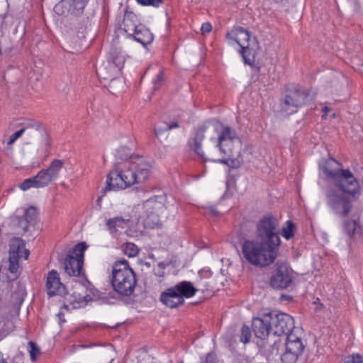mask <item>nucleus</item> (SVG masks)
I'll use <instances>...</instances> for the list:
<instances>
[{
  "instance_id": "f257e3e1",
  "label": "nucleus",
  "mask_w": 363,
  "mask_h": 363,
  "mask_svg": "<svg viewBox=\"0 0 363 363\" xmlns=\"http://www.w3.org/2000/svg\"><path fill=\"white\" fill-rule=\"evenodd\" d=\"M242 252L250 264L264 267L275 261L279 249L259 240H246L242 244Z\"/></svg>"
},
{
  "instance_id": "f03ea898",
  "label": "nucleus",
  "mask_w": 363,
  "mask_h": 363,
  "mask_svg": "<svg viewBox=\"0 0 363 363\" xmlns=\"http://www.w3.org/2000/svg\"><path fill=\"white\" fill-rule=\"evenodd\" d=\"M235 140H240L236 131L229 126H223L217 139L216 147L224 157L213 161L233 169L240 167L242 163V159L240 157V150H235L233 145Z\"/></svg>"
},
{
  "instance_id": "7ed1b4c3",
  "label": "nucleus",
  "mask_w": 363,
  "mask_h": 363,
  "mask_svg": "<svg viewBox=\"0 0 363 363\" xmlns=\"http://www.w3.org/2000/svg\"><path fill=\"white\" fill-rule=\"evenodd\" d=\"M111 283L113 290L121 296H130L134 292L137 284L136 275L127 260L114 262Z\"/></svg>"
},
{
  "instance_id": "20e7f679",
  "label": "nucleus",
  "mask_w": 363,
  "mask_h": 363,
  "mask_svg": "<svg viewBox=\"0 0 363 363\" xmlns=\"http://www.w3.org/2000/svg\"><path fill=\"white\" fill-rule=\"evenodd\" d=\"M310 100V93L307 89L298 84H289L285 87L281 99V107L283 111L292 114L297 112L298 108L307 104Z\"/></svg>"
},
{
  "instance_id": "39448f33",
  "label": "nucleus",
  "mask_w": 363,
  "mask_h": 363,
  "mask_svg": "<svg viewBox=\"0 0 363 363\" xmlns=\"http://www.w3.org/2000/svg\"><path fill=\"white\" fill-rule=\"evenodd\" d=\"M64 167V162L61 160H54L47 169H41L33 177L25 179L19 186L23 191L30 188H44L56 180L60 172Z\"/></svg>"
},
{
  "instance_id": "423d86ee",
  "label": "nucleus",
  "mask_w": 363,
  "mask_h": 363,
  "mask_svg": "<svg viewBox=\"0 0 363 363\" xmlns=\"http://www.w3.org/2000/svg\"><path fill=\"white\" fill-rule=\"evenodd\" d=\"M135 183H138V180L132 163L127 162L123 167L116 166L108 174L104 191L124 189Z\"/></svg>"
},
{
  "instance_id": "0eeeda50",
  "label": "nucleus",
  "mask_w": 363,
  "mask_h": 363,
  "mask_svg": "<svg viewBox=\"0 0 363 363\" xmlns=\"http://www.w3.org/2000/svg\"><path fill=\"white\" fill-rule=\"evenodd\" d=\"M279 220L272 215L262 217L256 226L257 240L279 249L281 240L279 234Z\"/></svg>"
},
{
  "instance_id": "6e6552de",
  "label": "nucleus",
  "mask_w": 363,
  "mask_h": 363,
  "mask_svg": "<svg viewBox=\"0 0 363 363\" xmlns=\"http://www.w3.org/2000/svg\"><path fill=\"white\" fill-rule=\"evenodd\" d=\"M87 245L82 242L77 244L72 250H69L63 262L64 271L69 277L85 278L83 270L84 252Z\"/></svg>"
},
{
  "instance_id": "1a4fd4ad",
  "label": "nucleus",
  "mask_w": 363,
  "mask_h": 363,
  "mask_svg": "<svg viewBox=\"0 0 363 363\" xmlns=\"http://www.w3.org/2000/svg\"><path fill=\"white\" fill-rule=\"evenodd\" d=\"M274 273L270 278L269 284L274 289H286L293 284L294 275L291 268L285 262L278 261Z\"/></svg>"
},
{
  "instance_id": "9d476101",
  "label": "nucleus",
  "mask_w": 363,
  "mask_h": 363,
  "mask_svg": "<svg viewBox=\"0 0 363 363\" xmlns=\"http://www.w3.org/2000/svg\"><path fill=\"white\" fill-rule=\"evenodd\" d=\"M37 216L36 208L30 206L24 211L22 216H13L11 218V228L16 234L23 235L29 230L30 226L35 225Z\"/></svg>"
},
{
  "instance_id": "9b49d317",
  "label": "nucleus",
  "mask_w": 363,
  "mask_h": 363,
  "mask_svg": "<svg viewBox=\"0 0 363 363\" xmlns=\"http://www.w3.org/2000/svg\"><path fill=\"white\" fill-rule=\"evenodd\" d=\"M272 334L274 336L289 335L293 334L292 330L295 328L294 320L292 316L284 313H269Z\"/></svg>"
},
{
  "instance_id": "f8f14e48",
  "label": "nucleus",
  "mask_w": 363,
  "mask_h": 363,
  "mask_svg": "<svg viewBox=\"0 0 363 363\" xmlns=\"http://www.w3.org/2000/svg\"><path fill=\"white\" fill-rule=\"evenodd\" d=\"M333 182L335 186L346 194L353 196L360 194L359 182L349 169L342 170Z\"/></svg>"
},
{
  "instance_id": "ddd939ff",
  "label": "nucleus",
  "mask_w": 363,
  "mask_h": 363,
  "mask_svg": "<svg viewBox=\"0 0 363 363\" xmlns=\"http://www.w3.org/2000/svg\"><path fill=\"white\" fill-rule=\"evenodd\" d=\"M45 288L50 297L57 295L64 297L67 294L65 284L61 282L60 275L55 269L48 273Z\"/></svg>"
},
{
  "instance_id": "4468645a",
  "label": "nucleus",
  "mask_w": 363,
  "mask_h": 363,
  "mask_svg": "<svg viewBox=\"0 0 363 363\" xmlns=\"http://www.w3.org/2000/svg\"><path fill=\"white\" fill-rule=\"evenodd\" d=\"M328 204L332 209L342 217L347 216L351 210L352 205L349 200L341 195H338L335 191L327 192Z\"/></svg>"
},
{
  "instance_id": "2eb2a0df",
  "label": "nucleus",
  "mask_w": 363,
  "mask_h": 363,
  "mask_svg": "<svg viewBox=\"0 0 363 363\" xmlns=\"http://www.w3.org/2000/svg\"><path fill=\"white\" fill-rule=\"evenodd\" d=\"M252 327L255 335L257 338L265 340L270 334H272L270 314L267 313L262 317L254 318Z\"/></svg>"
},
{
  "instance_id": "dca6fc26",
  "label": "nucleus",
  "mask_w": 363,
  "mask_h": 363,
  "mask_svg": "<svg viewBox=\"0 0 363 363\" xmlns=\"http://www.w3.org/2000/svg\"><path fill=\"white\" fill-rule=\"evenodd\" d=\"M9 262L19 264V259H27L29 256V250L26 248L24 241L19 238H13L9 242Z\"/></svg>"
},
{
  "instance_id": "f3484780",
  "label": "nucleus",
  "mask_w": 363,
  "mask_h": 363,
  "mask_svg": "<svg viewBox=\"0 0 363 363\" xmlns=\"http://www.w3.org/2000/svg\"><path fill=\"white\" fill-rule=\"evenodd\" d=\"M210 123H206L196 130L194 136L189 138L187 142L189 147L194 150V152L203 160V162L207 160L205 157L204 152L202 150V142L205 138V133L209 128Z\"/></svg>"
},
{
  "instance_id": "a211bd4d",
  "label": "nucleus",
  "mask_w": 363,
  "mask_h": 363,
  "mask_svg": "<svg viewBox=\"0 0 363 363\" xmlns=\"http://www.w3.org/2000/svg\"><path fill=\"white\" fill-rule=\"evenodd\" d=\"M342 229L352 241L363 242V225L359 220H345L342 223Z\"/></svg>"
},
{
  "instance_id": "6ab92c4d",
  "label": "nucleus",
  "mask_w": 363,
  "mask_h": 363,
  "mask_svg": "<svg viewBox=\"0 0 363 363\" xmlns=\"http://www.w3.org/2000/svg\"><path fill=\"white\" fill-rule=\"evenodd\" d=\"M160 300L164 306L170 308H178L184 305L185 302L174 286L162 292Z\"/></svg>"
},
{
  "instance_id": "aec40b11",
  "label": "nucleus",
  "mask_w": 363,
  "mask_h": 363,
  "mask_svg": "<svg viewBox=\"0 0 363 363\" xmlns=\"http://www.w3.org/2000/svg\"><path fill=\"white\" fill-rule=\"evenodd\" d=\"M132 165L137 177L138 183L147 180L150 174L151 164L142 157L131 160Z\"/></svg>"
},
{
  "instance_id": "412c9836",
  "label": "nucleus",
  "mask_w": 363,
  "mask_h": 363,
  "mask_svg": "<svg viewBox=\"0 0 363 363\" xmlns=\"http://www.w3.org/2000/svg\"><path fill=\"white\" fill-rule=\"evenodd\" d=\"M141 25L137 16L133 11L127 10L125 11L121 30L126 33L128 38H130Z\"/></svg>"
},
{
  "instance_id": "4be33fe9",
  "label": "nucleus",
  "mask_w": 363,
  "mask_h": 363,
  "mask_svg": "<svg viewBox=\"0 0 363 363\" xmlns=\"http://www.w3.org/2000/svg\"><path fill=\"white\" fill-rule=\"evenodd\" d=\"M226 38L235 42L242 48V45L251 43V33L242 27H235L230 32L226 33Z\"/></svg>"
},
{
  "instance_id": "5701e85b",
  "label": "nucleus",
  "mask_w": 363,
  "mask_h": 363,
  "mask_svg": "<svg viewBox=\"0 0 363 363\" xmlns=\"http://www.w3.org/2000/svg\"><path fill=\"white\" fill-rule=\"evenodd\" d=\"M258 48L259 45L255 38H253L252 42L247 43V45L240 48V53L245 64L252 66L255 63Z\"/></svg>"
},
{
  "instance_id": "b1692460",
  "label": "nucleus",
  "mask_w": 363,
  "mask_h": 363,
  "mask_svg": "<svg viewBox=\"0 0 363 363\" xmlns=\"http://www.w3.org/2000/svg\"><path fill=\"white\" fill-rule=\"evenodd\" d=\"M114 65L104 62L99 68L96 72L99 77L104 80H108L111 84H113L118 75L120 74L121 70L118 68L114 67ZM111 87V85H110Z\"/></svg>"
},
{
  "instance_id": "393cba45",
  "label": "nucleus",
  "mask_w": 363,
  "mask_h": 363,
  "mask_svg": "<svg viewBox=\"0 0 363 363\" xmlns=\"http://www.w3.org/2000/svg\"><path fill=\"white\" fill-rule=\"evenodd\" d=\"M19 264L9 262V267L1 265L0 281L3 283H9L18 277Z\"/></svg>"
},
{
  "instance_id": "a878e982",
  "label": "nucleus",
  "mask_w": 363,
  "mask_h": 363,
  "mask_svg": "<svg viewBox=\"0 0 363 363\" xmlns=\"http://www.w3.org/2000/svg\"><path fill=\"white\" fill-rule=\"evenodd\" d=\"M341 164L333 158H329L323 166V170L328 179L333 182L338 178L343 169L340 168Z\"/></svg>"
},
{
  "instance_id": "bb28decb",
  "label": "nucleus",
  "mask_w": 363,
  "mask_h": 363,
  "mask_svg": "<svg viewBox=\"0 0 363 363\" xmlns=\"http://www.w3.org/2000/svg\"><path fill=\"white\" fill-rule=\"evenodd\" d=\"M130 38H132L141 43L143 45L146 46L152 43L154 40V35L148 28L142 24L141 26H139L137 30L133 33Z\"/></svg>"
},
{
  "instance_id": "cd10ccee",
  "label": "nucleus",
  "mask_w": 363,
  "mask_h": 363,
  "mask_svg": "<svg viewBox=\"0 0 363 363\" xmlns=\"http://www.w3.org/2000/svg\"><path fill=\"white\" fill-rule=\"evenodd\" d=\"M125 59L121 48L111 47L106 57L107 62L114 65V67L121 70L124 66Z\"/></svg>"
},
{
  "instance_id": "c85d7f7f",
  "label": "nucleus",
  "mask_w": 363,
  "mask_h": 363,
  "mask_svg": "<svg viewBox=\"0 0 363 363\" xmlns=\"http://www.w3.org/2000/svg\"><path fill=\"white\" fill-rule=\"evenodd\" d=\"M174 286L184 300L193 297L198 291L191 282L187 281H180Z\"/></svg>"
},
{
  "instance_id": "c756f323",
  "label": "nucleus",
  "mask_w": 363,
  "mask_h": 363,
  "mask_svg": "<svg viewBox=\"0 0 363 363\" xmlns=\"http://www.w3.org/2000/svg\"><path fill=\"white\" fill-rule=\"evenodd\" d=\"M159 199H161L162 198L156 196L150 198L143 203L144 212L147 217L150 216H153L155 213H157L160 208H162V202L161 201H158Z\"/></svg>"
},
{
  "instance_id": "7c9ffc66",
  "label": "nucleus",
  "mask_w": 363,
  "mask_h": 363,
  "mask_svg": "<svg viewBox=\"0 0 363 363\" xmlns=\"http://www.w3.org/2000/svg\"><path fill=\"white\" fill-rule=\"evenodd\" d=\"M286 348L300 356L303 353L304 345L301 338L294 334H289L286 337Z\"/></svg>"
},
{
  "instance_id": "2f4dec72",
  "label": "nucleus",
  "mask_w": 363,
  "mask_h": 363,
  "mask_svg": "<svg viewBox=\"0 0 363 363\" xmlns=\"http://www.w3.org/2000/svg\"><path fill=\"white\" fill-rule=\"evenodd\" d=\"M128 221V219L126 220L122 217L117 216L108 219L106 220V225L110 233H116L118 228L123 229Z\"/></svg>"
},
{
  "instance_id": "473e14b6",
  "label": "nucleus",
  "mask_w": 363,
  "mask_h": 363,
  "mask_svg": "<svg viewBox=\"0 0 363 363\" xmlns=\"http://www.w3.org/2000/svg\"><path fill=\"white\" fill-rule=\"evenodd\" d=\"M89 0H71L69 4V12L74 16L81 15Z\"/></svg>"
},
{
  "instance_id": "72a5a7b5",
  "label": "nucleus",
  "mask_w": 363,
  "mask_h": 363,
  "mask_svg": "<svg viewBox=\"0 0 363 363\" xmlns=\"http://www.w3.org/2000/svg\"><path fill=\"white\" fill-rule=\"evenodd\" d=\"M295 229L294 223L291 220H287L286 225L281 229V235L285 239L289 240L294 237Z\"/></svg>"
},
{
  "instance_id": "f704fd0d",
  "label": "nucleus",
  "mask_w": 363,
  "mask_h": 363,
  "mask_svg": "<svg viewBox=\"0 0 363 363\" xmlns=\"http://www.w3.org/2000/svg\"><path fill=\"white\" fill-rule=\"evenodd\" d=\"M123 253L129 257H134L138 255L139 249L135 244L132 242H127L123 247Z\"/></svg>"
},
{
  "instance_id": "c9c22d12",
  "label": "nucleus",
  "mask_w": 363,
  "mask_h": 363,
  "mask_svg": "<svg viewBox=\"0 0 363 363\" xmlns=\"http://www.w3.org/2000/svg\"><path fill=\"white\" fill-rule=\"evenodd\" d=\"M298 357V354L289 351L286 348L285 352L281 357V360L282 363H295Z\"/></svg>"
},
{
  "instance_id": "e433bc0d",
  "label": "nucleus",
  "mask_w": 363,
  "mask_h": 363,
  "mask_svg": "<svg viewBox=\"0 0 363 363\" xmlns=\"http://www.w3.org/2000/svg\"><path fill=\"white\" fill-rule=\"evenodd\" d=\"M251 336L252 333L250 327L244 324L240 330V342H242L244 344L250 342Z\"/></svg>"
},
{
  "instance_id": "4c0bfd02",
  "label": "nucleus",
  "mask_w": 363,
  "mask_h": 363,
  "mask_svg": "<svg viewBox=\"0 0 363 363\" xmlns=\"http://www.w3.org/2000/svg\"><path fill=\"white\" fill-rule=\"evenodd\" d=\"M28 352L32 362H35L40 353V348L38 347L36 343L33 341L28 342Z\"/></svg>"
},
{
  "instance_id": "58836bf2",
  "label": "nucleus",
  "mask_w": 363,
  "mask_h": 363,
  "mask_svg": "<svg viewBox=\"0 0 363 363\" xmlns=\"http://www.w3.org/2000/svg\"><path fill=\"white\" fill-rule=\"evenodd\" d=\"M179 127V124L178 121H174L170 122L169 123H167L166 127H164V128H155V135L156 137H158V135L164 131H169V130H171L172 129H174V128H177Z\"/></svg>"
},
{
  "instance_id": "ea45409f",
  "label": "nucleus",
  "mask_w": 363,
  "mask_h": 363,
  "mask_svg": "<svg viewBox=\"0 0 363 363\" xmlns=\"http://www.w3.org/2000/svg\"><path fill=\"white\" fill-rule=\"evenodd\" d=\"M138 4L142 6H152L153 7H159L163 2V0H135Z\"/></svg>"
},
{
  "instance_id": "a19ab883",
  "label": "nucleus",
  "mask_w": 363,
  "mask_h": 363,
  "mask_svg": "<svg viewBox=\"0 0 363 363\" xmlns=\"http://www.w3.org/2000/svg\"><path fill=\"white\" fill-rule=\"evenodd\" d=\"M345 363H362V356L358 354H353L345 358Z\"/></svg>"
},
{
  "instance_id": "79ce46f5",
  "label": "nucleus",
  "mask_w": 363,
  "mask_h": 363,
  "mask_svg": "<svg viewBox=\"0 0 363 363\" xmlns=\"http://www.w3.org/2000/svg\"><path fill=\"white\" fill-rule=\"evenodd\" d=\"M25 132V128H21L19 130L14 133L9 138L8 141V145H12L18 138H19L23 133Z\"/></svg>"
},
{
  "instance_id": "37998d69",
  "label": "nucleus",
  "mask_w": 363,
  "mask_h": 363,
  "mask_svg": "<svg viewBox=\"0 0 363 363\" xmlns=\"http://www.w3.org/2000/svg\"><path fill=\"white\" fill-rule=\"evenodd\" d=\"M21 125L23 126L22 128H25V130L28 128L36 127L37 130L40 128V125L35 121L30 119L26 120L25 122L21 123Z\"/></svg>"
},
{
  "instance_id": "c03bdc74",
  "label": "nucleus",
  "mask_w": 363,
  "mask_h": 363,
  "mask_svg": "<svg viewBox=\"0 0 363 363\" xmlns=\"http://www.w3.org/2000/svg\"><path fill=\"white\" fill-rule=\"evenodd\" d=\"M164 81V72L160 71L156 76L154 80V89L156 90L162 84Z\"/></svg>"
},
{
  "instance_id": "a18cd8bd",
  "label": "nucleus",
  "mask_w": 363,
  "mask_h": 363,
  "mask_svg": "<svg viewBox=\"0 0 363 363\" xmlns=\"http://www.w3.org/2000/svg\"><path fill=\"white\" fill-rule=\"evenodd\" d=\"M211 30H212V26H211V23L208 22L203 23L201 28L202 34L208 33L211 31Z\"/></svg>"
},
{
  "instance_id": "49530a36",
  "label": "nucleus",
  "mask_w": 363,
  "mask_h": 363,
  "mask_svg": "<svg viewBox=\"0 0 363 363\" xmlns=\"http://www.w3.org/2000/svg\"><path fill=\"white\" fill-rule=\"evenodd\" d=\"M65 4V1H61L59 4H57L55 8V11L58 14H63V11H61L60 9L64 6V4Z\"/></svg>"
},
{
  "instance_id": "de8ad7c7",
  "label": "nucleus",
  "mask_w": 363,
  "mask_h": 363,
  "mask_svg": "<svg viewBox=\"0 0 363 363\" xmlns=\"http://www.w3.org/2000/svg\"><path fill=\"white\" fill-rule=\"evenodd\" d=\"M216 355L213 353H208L206 358V363H215Z\"/></svg>"
},
{
  "instance_id": "09e8293b",
  "label": "nucleus",
  "mask_w": 363,
  "mask_h": 363,
  "mask_svg": "<svg viewBox=\"0 0 363 363\" xmlns=\"http://www.w3.org/2000/svg\"><path fill=\"white\" fill-rule=\"evenodd\" d=\"M155 274L158 277H163L164 274V271L160 269H154Z\"/></svg>"
},
{
  "instance_id": "8fccbe9b",
  "label": "nucleus",
  "mask_w": 363,
  "mask_h": 363,
  "mask_svg": "<svg viewBox=\"0 0 363 363\" xmlns=\"http://www.w3.org/2000/svg\"><path fill=\"white\" fill-rule=\"evenodd\" d=\"M167 266V264H165L163 262H159L157 264V268L164 271L165 267Z\"/></svg>"
},
{
  "instance_id": "3c124183",
  "label": "nucleus",
  "mask_w": 363,
  "mask_h": 363,
  "mask_svg": "<svg viewBox=\"0 0 363 363\" xmlns=\"http://www.w3.org/2000/svg\"><path fill=\"white\" fill-rule=\"evenodd\" d=\"M92 345H78L75 346V349H77V348H88V347H90Z\"/></svg>"
},
{
  "instance_id": "603ef678",
  "label": "nucleus",
  "mask_w": 363,
  "mask_h": 363,
  "mask_svg": "<svg viewBox=\"0 0 363 363\" xmlns=\"http://www.w3.org/2000/svg\"><path fill=\"white\" fill-rule=\"evenodd\" d=\"M211 212L212 213V214L215 216H218V212L214 208H211Z\"/></svg>"
},
{
  "instance_id": "864d4df0",
  "label": "nucleus",
  "mask_w": 363,
  "mask_h": 363,
  "mask_svg": "<svg viewBox=\"0 0 363 363\" xmlns=\"http://www.w3.org/2000/svg\"><path fill=\"white\" fill-rule=\"evenodd\" d=\"M0 363H7L6 359L4 358L2 353L0 352Z\"/></svg>"
},
{
  "instance_id": "5fc2aeb1",
  "label": "nucleus",
  "mask_w": 363,
  "mask_h": 363,
  "mask_svg": "<svg viewBox=\"0 0 363 363\" xmlns=\"http://www.w3.org/2000/svg\"><path fill=\"white\" fill-rule=\"evenodd\" d=\"M329 109H330V108H329L328 106H324V107L323 108V112H325V113H328V111H329Z\"/></svg>"
},
{
  "instance_id": "6e6d98bb",
  "label": "nucleus",
  "mask_w": 363,
  "mask_h": 363,
  "mask_svg": "<svg viewBox=\"0 0 363 363\" xmlns=\"http://www.w3.org/2000/svg\"><path fill=\"white\" fill-rule=\"evenodd\" d=\"M272 1L276 2V3H278V2H280L281 0H272Z\"/></svg>"
},
{
  "instance_id": "4d7b16f0",
  "label": "nucleus",
  "mask_w": 363,
  "mask_h": 363,
  "mask_svg": "<svg viewBox=\"0 0 363 363\" xmlns=\"http://www.w3.org/2000/svg\"><path fill=\"white\" fill-rule=\"evenodd\" d=\"M85 281L86 282H87L88 284H89V282L88 281V280L86 279H85Z\"/></svg>"
}]
</instances>
